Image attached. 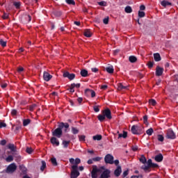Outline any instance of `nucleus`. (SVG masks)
<instances>
[{"label":"nucleus","mask_w":178,"mask_h":178,"mask_svg":"<svg viewBox=\"0 0 178 178\" xmlns=\"http://www.w3.org/2000/svg\"><path fill=\"white\" fill-rule=\"evenodd\" d=\"M0 45L3 47H6V41L0 39Z\"/></svg>","instance_id":"45"},{"label":"nucleus","mask_w":178,"mask_h":178,"mask_svg":"<svg viewBox=\"0 0 178 178\" xmlns=\"http://www.w3.org/2000/svg\"><path fill=\"white\" fill-rule=\"evenodd\" d=\"M150 168H152L153 169H156L157 168H159V165L155 163H153L151 165Z\"/></svg>","instance_id":"52"},{"label":"nucleus","mask_w":178,"mask_h":178,"mask_svg":"<svg viewBox=\"0 0 178 178\" xmlns=\"http://www.w3.org/2000/svg\"><path fill=\"white\" fill-rule=\"evenodd\" d=\"M71 131L72 133V134H79V129L74 127H71Z\"/></svg>","instance_id":"32"},{"label":"nucleus","mask_w":178,"mask_h":178,"mask_svg":"<svg viewBox=\"0 0 178 178\" xmlns=\"http://www.w3.org/2000/svg\"><path fill=\"white\" fill-rule=\"evenodd\" d=\"M26 152H27V154H31L33 152V149L31 147H27L26 149Z\"/></svg>","instance_id":"56"},{"label":"nucleus","mask_w":178,"mask_h":178,"mask_svg":"<svg viewBox=\"0 0 178 178\" xmlns=\"http://www.w3.org/2000/svg\"><path fill=\"white\" fill-rule=\"evenodd\" d=\"M131 149H132V151H134V152L138 151V146L134 145V146L131 147Z\"/></svg>","instance_id":"58"},{"label":"nucleus","mask_w":178,"mask_h":178,"mask_svg":"<svg viewBox=\"0 0 178 178\" xmlns=\"http://www.w3.org/2000/svg\"><path fill=\"white\" fill-rule=\"evenodd\" d=\"M70 125L67 122H60L58 123V127L52 131V136L54 137H57V138H60L62 134H63V128L65 133H67V129H69Z\"/></svg>","instance_id":"1"},{"label":"nucleus","mask_w":178,"mask_h":178,"mask_svg":"<svg viewBox=\"0 0 178 178\" xmlns=\"http://www.w3.org/2000/svg\"><path fill=\"white\" fill-rule=\"evenodd\" d=\"M36 106H37V104H31V106H29V111L31 112H33V111H34Z\"/></svg>","instance_id":"44"},{"label":"nucleus","mask_w":178,"mask_h":178,"mask_svg":"<svg viewBox=\"0 0 178 178\" xmlns=\"http://www.w3.org/2000/svg\"><path fill=\"white\" fill-rule=\"evenodd\" d=\"M157 139H158V141H160V143H163L165 138L161 134H159L157 136Z\"/></svg>","instance_id":"38"},{"label":"nucleus","mask_w":178,"mask_h":178,"mask_svg":"<svg viewBox=\"0 0 178 178\" xmlns=\"http://www.w3.org/2000/svg\"><path fill=\"white\" fill-rule=\"evenodd\" d=\"M62 11L54 10L52 11L51 15H54L56 17H60L62 16Z\"/></svg>","instance_id":"18"},{"label":"nucleus","mask_w":178,"mask_h":178,"mask_svg":"<svg viewBox=\"0 0 178 178\" xmlns=\"http://www.w3.org/2000/svg\"><path fill=\"white\" fill-rule=\"evenodd\" d=\"M101 172V169L97 168V165H95V168H92V172H91V176L92 178H97L98 177V174Z\"/></svg>","instance_id":"9"},{"label":"nucleus","mask_w":178,"mask_h":178,"mask_svg":"<svg viewBox=\"0 0 178 178\" xmlns=\"http://www.w3.org/2000/svg\"><path fill=\"white\" fill-rule=\"evenodd\" d=\"M51 162L53 166H58V162L56 161V158L55 157L51 158Z\"/></svg>","instance_id":"35"},{"label":"nucleus","mask_w":178,"mask_h":178,"mask_svg":"<svg viewBox=\"0 0 178 178\" xmlns=\"http://www.w3.org/2000/svg\"><path fill=\"white\" fill-rule=\"evenodd\" d=\"M143 122L145 124H148V115H145L143 117Z\"/></svg>","instance_id":"49"},{"label":"nucleus","mask_w":178,"mask_h":178,"mask_svg":"<svg viewBox=\"0 0 178 178\" xmlns=\"http://www.w3.org/2000/svg\"><path fill=\"white\" fill-rule=\"evenodd\" d=\"M91 70H92V72L93 73H97V72H98V68H97V67H93V68L91 69Z\"/></svg>","instance_id":"64"},{"label":"nucleus","mask_w":178,"mask_h":178,"mask_svg":"<svg viewBox=\"0 0 178 178\" xmlns=\"http://www.w3.org/2000/svg\"><path fill=\"white\" fill-rule=\"evenodd\" d=\"M154 59L155 62H161V60H162L161 54H159V53L154 54Z\"/></svg>","instance_id":"20"},{"label":"nucleus","mask_w":178,"mask_h":178,"mask_svg":"<svg viewBox=\"0 0 178 178\" xmlns=\"http://www.w3.org/2000/svg\"><path fill=\"white\" fill-rule=\"evenodd\" d=\"M163 67L157 66L156 67V76H157L158 77L162 76V74H163Z\"/></svg>","instance_id":"13"},{"label":"nucleus","mask_w":178,"mask_h":178,"mask_svg":"<svg viewBox=\"0 0 178 178\" xmlns=\"http://www.w3.org/2000/svg\"><path fill=\"white\" fill-rule=\"evenodd\" d=\"M161 6H163V8H166V6H172V3L168 1L163 0L161 2Z\"/></svg>","instance_id":"22"},{"label":"nucleus","mask_w":178,"mask_h":178,"mask_svg":"<svg viewBox=\"0 0 178 178\" xmlns=\"http://www.w3.org/2000/svg\"><path fill=\"white\" fill-rule=\"evenodd\" d=\"M16 169H17V166L15 163H13L7 167L6 173H13L16 171Z\"/></svg>","instance_id":"6"},{"label":"nucleus","mask_w":178,"mask_h":178,"mask_svg":"<svg viewBox=\"0 0 178 178\" xmlns=\"http://www.w3.org/2000/svg\"><path fill=\"white\" fill-rule=\"evenodd\" d=\"M6 162H13V156L9 155L8 157L6 159Z\"/></svg>","instance_id":"42"},{"label":"nucleus","mask_w":178,"mask_h":178,"mask_svg":"<svg viewBox=\"0 0 178 178\" xmlns=\"http://www.w3.org/2000/svg\"><path fill=\"white\" fill-rule=\"evenodd\" d=\"M99 6H106V1H99L97 3Z\"/></svg>","instance_id":"51"},{"label":"nucleus","mask_w":178,"mask_h":178,"mask_svg":"<svg viewBox=\"0 0 178 178\" xmlns=\"http://www.w3.org/2000/svg\"><path fill=\"white\" fill-rule=\"evenodd\" d=\"M79 141H86V136L84 135H79L78 136Z\"/></svg>","instance_id":"47"},{"label":"nucleus","mask_w":178,"mask_h":178,"mask_svg":"<svg viewBox=\"0 0 178 178\" xmlns=\"http://www.w3.org/2000/svg\"><path fill=\"white\" fill-rule=\"evenodd\" d=\"M1 145H6V140H2L0 143Z\"/></svg>","instance_id":"63"},{"label":"nucleus","mask_w":178,"mask_h":178,"mask_svg":"<svg viewBox=\"0 0 178 178\" xmlns=\"http://www.w3.org/2000/svg\"><path fill=\"white\" fill-rule=\"evenodd\" d=\"M119 138H127V131H123V134H118Z\"/></svg>","instance_id":"31"},{"label":"nucleus","mask_w":178,"mask_h":178,"mask_svg":"<svg viewBox=\"0 0 178 178\" xmlns=\"http://www.w3.org/2000/svg\"><path fill=\"white\" fill-rule=\"evenodd\" d=\"M63 76L70 79V81H72V80H74V79H76V74H74L73 73L70 74L67 71H65L63 72Z\"/></svg>","instance_id":"7"},{"label":"nucleus","mask_w":178,"mask_h":178,"mask_svg":"<svg viewBox=\"0 0 178 178\" xmlns=\"http://www.w3.org/2000/svg\"><path fill=\"white\" fill-rule=\"evenodd\" d=\"M11 115L13 116H16V115H17V111L16 109H13L11 111Z\"/></svg>","instance_id":"54"},{"label":"nucleus","mask_w":178,"mask_h":178,"mask_svg":"<svg viewBox=\"0 0 178 178\" xmlns=\"http://www.w3.org/2000/svg\"><path fill=\"white\" fill-rule=\"evenodd\" d=\"M51 143L53 145H56V147H59V140L56 137H52L51 138Z\"/></svg>","instance_id":"19"},{"label":"nucleus","mask_w":178,"mask_h":178,"mask_svg":"<svg viewBox=\"0 0 178 178\" xmlns=\"http://www.w3.org/2000/svg\"><path fill=\"white\" fill-rule=\"evenodd\" d=\"M99 107H100L99 106H93V109H94L95 112H96V113L99 112Z\"/></svg>","instance_id":"53"},{"label":"nucleus","mask_w":178,"mask_h":178,"mask_svg":"<svg viewBox=\"0 0 178 178\" xmlns=\"http://www.w3.org/2000/svg\"><path fill=\"white\" fill-rule=\"evenodd\" d=\"M47 168V163L45 161H42V166L40 167V170L44 172V170Z\"/></svg>","instance_id":"37"},{"label":"nucleus","mask_w":178,"mask_h":178,"mask_svg":"<svg viewBox=\"0 0 178 178\" xmlns=\"http://www.w3.org/2000/svg\"><path fill=\"white\" fill-rule=\"evenodd\" d=\"M80 83H72L70 86H69L70 92H74V88H80Z\"/></svg>","instance_id":"11"},{"label":"nucleus","mask_w":178,"mask_h":178,"mask_svg":"<svg viewBox=\"0 0 178 178\" xmlns=\"http://www.w3.org/2000/svg\"><path fill=\"white\" fill-rule=\"evenodd\" d=\"M97 119L101 122H104L105 119L111 120V119H112V112H111V109L106 108L104 111H102V114H99L97 116Z\"/></svg>","instance_id":"2"},{"label":"nucleus","mask_w":178,"mask_h":178,"mask_svg":"<svg viewBox=\"0 0 178 178\" xmlns=\"http://www.w3.org/2000/svg\"><path fill=\"white\" fill-rule=\"evenodd\" d=\"M147 66L149 69H152V67H154V61H149L147 63Z\"/></svg>","instance_id":"46"},{"label":"nucleus","mask_w":178,"mask_h":178,"mask_svg":"<svg viewBox=\"0 0 178 178\" xmlns=\"http://www.w3.org/2000/svg\"><path fill=\"white\" fill-rule=\"evenodd\" d=\"M1 88H6L8 87V83H3L1 84Z\"/></svg>","instance_id":"59"},{"label":"nucleus","mask_w":178,"mask_h":178,"mask_svg":"<svg viewBox=\"0 0 178 178\" xmlns=\"http://www.w3.org/2000/svg\"><path fill=\"white\" fill-rule=\"evenodd\" d=\"M122 174V166L118 165L117 166V168L114 171V175L115 177H119L120 175Z\"/></svg>","instance_id":"15"},{"label":"nucleus","mask_w":178,"mask_h":178,"mask_svg":"<svg viewBox=\"0 0 178 178\" xmlns=\"http://www.w3.org/2000/svg\"><path fill=\"white\" fill-rule=\"evenodd\" d=\"M51 79H52V75H51V74L48 73L47 72H44L43 79L44 81H49Z\"/></svg>","instance_id":"14"},{"label":"nucleus","mask_w":178,"mask_h":178,"mask_svg":"<svg viewBox=\"0 0 178 178\" xmlns=\"http://www.w3.org/2000/svg\"><path fill=\"white\" fill-rule=\"evenodd\" d=\"M3 19H6L9 17V15L4 13L2 16Z\"/></svg>","instance_id":"61"},{"label":"nucleus","mask_w":178,"mask_h":178,"mask_svg":"<svg viewBox=\"0 0 178 178\" xmlns=\"http://www.w3.org/2000/svg\"><path fill=\"white\" fill-rule=\"evenodd\" d=\"M128 175H129V170H127L124 171V172H123V174H122V177L124 178V177H126Z\"/></svg>","instance_id":"57"},{"label":"nucleus","mask_w":178,"mask_h":178,"mask_svg":"<svg viewBox=\"0 0 178 178\" xmlns=\"http://www.w3.org/2000/svg\"><path fill=\"white\" fill-rule=\"evenodd\" d=\"M129 88V86H123V83H118V90H127Z\"/></svg>","instance_id":"28"},{"label":"nucleus","mask_w":178,"mask_h":178,"mask_svg":"<svg viewBox=\"0 0 178 178\" xmlns=\"http://www.w3.org/2000/svg\"><path fill=\"white\" fill-rule=\"evenodd\" d=\"M145 16V13L144 11H138V17H144Z\"/></svg>","instance_id":"50"},{"label":"nucleus","mask_w":178,"mask_h":178,"mask_svg":"<svg viewBox=\"0 0 178 178\" xmlns=\"http://www.w3.org/2000/svg\"><path fill=\"white\" fill-rule=\"evenodd\" d=\"M3 127H6V123L0 122V129H2Z\"/></svg>","instance_id":"60"},{"label":"nucleus","mask_w":178,"mask_h":178,"mask_svg":"<svg viewBox=\"0 0 178 178\" xmlns=\"http://www.w3.org/2000/svg\"><path fill=\"white\" fill-rule=\"evenodd\" d=\"M152 133H154V129L152 128H150L146 131V134H147V136H152Z\"/></svg>","instance_id":"41"},{"label":"nucleus","mask_w":178,"mask_h":178,"mask_svg":"<svg viewBox=\"0 0 178 178\" xmlns=\"http://www.w3.org/2000/svg\"><path fill=\"white\" fill-rule=\"evenodd\" d=\"M124 11L126 13H131V12H133V9L131 8V6H128L125 7Z\"/></svg>","instance_id":"33"},{"label":"nucleus","mask_w":178,"mask_h":178,"mask_svg":"<svg viewBox=\"0 0 178 178\" xmlns=\"http://www.w3.org/2000/svg\"><path fill=\"white\" fill-rule=\"evenodd\" d=\"M80 74L82 77H88V71L87 70H81Z\"/></svg>","instance_id":"24"},{"label":"nucleus","mask_w":178,"mask_h":178,"mask_svg":"<svg viewBox=\"0 0 178 178\" xmlns=\"http://www.w3.org/2000/svg\"><path fill=\"white\" fill-rule=\"evenodd\" d=\"M140 162H141V163H147V159L145 158V156L144 155H142L141 157L139 159Z\"/></svg>","instance_id":"36"},{"label":"nucleus","mask_w":178,"mask_h":178,"mask_svg":"<svg viewBox=\"0 0 178 178\" xmlns=\"http://www.w3.org/2000/svg\"><path fill=\"white\" fill-rule=\"evenodd\" d=\"M152 163V160L149 159L147 160V165H142L141 169L145 170V172H147V170H149V168H151Z\"/></svg>","instance_id":"10"},{"label":"nucleus","mask_w":178,"mask_h":178,"mask_svg":"<svg viewBox=\"0 0 178 178\" xmlns=\"http://www.w3.org/2000/svg\"><path fill=\"white\" fill-rule=\"evenodd\" d=\"M71 178H77L80 176V172L77 170V165H72Z\"/></svg>","instance_id":"4"},{"label":"nucleus","mask_w":178,"mask_h":178,"mask_svg":"<svg viewBox=\"0 0 178 178\" xmlns=\"http://www.w3.org/2000/svg\"><path fill=\"white\" fill-rule=\"evenodd\" d=\"M114 157L111 154H108L104 157V162L106 164L113 165Z\"/></svg>","instance_id":"5"},{"label":"nucleus","mask_w":178,"mask_h":178,"mask_svg":"<svg viewBox=\"0 0 178 178\" xmlns=\"http://www.w3.org/2000/svg\"><path fill=\"white\" fill-rule=\"evenodd\" d=\"M154 160L156 162H162L163 161V155L162 154H159L155 156Z\"/></svg>","instance_id":"17"},{"label":"nucleus","mask_w":178,"mask_h":178,"mask_svg":"<svg viewBox=\"0 0 178 178\" xmlns=\"http://www.w3.org/2000/svg\"><path fill=\"white\" fill-rule=\"evenodd\" d=\"M102 178H109L111 177V170L106 169L100 175Z\"/></svg>","instance_id":"12"},{"label":"nucleus","mask_w":178,"mask_h":178,"mask_svg":"<svg viewBox=\"0 0 178 178\" xmlns=\"http://www.w3.org/2000/svg\"><path fill=\"white\" fill-rule=\"evenodd\" d=\"M83 35H85V37L90 38V37H92V33H91V31H90V29H85Z\"/></svg>","instance_id":"21"},{"label":"nucleus","mask_w":178,"mask_h":178,"mask_svg":"<svg viewBox=\"0 0 178 178\" xmlns=\"http://www.w3.org/2000/svg\"><path fill=\"white\" fill-rule=\"evenodd\" d=\"M81 162V160H80V159L79 158H76L75 159V163H74V165H73V166H76V168H79L78 165L80 164Z\"/></svg>","instance_id":"39"},{"label":"nucleus","mask_w":178,"mask_h":178,"mask_svg":"<svg viewBox=\"0 0 178 178\" xmlns=\"http://www.w3.org/2000/svg\"><path fill=\"white\" fill-rule=\"evenodd\" d=\"M149 105H152V106H155L156 105V101L154 99H151L149 100Z\"/></svg>","instance_id":"40"},{"label":"nucleus","mask_w":178,"mask_h":178,"mask_svg":"<svg viewBox=\"0 0 178 178\" xmlns=\"http://www.w3.org/2000/svg\"><path fill=\"white\" fill-rule=\"evenodd\" d=\"M93 140L95 141H101L102 140V136L101 135H96L93 136Z\"/></svg>","instance_id":"34"},{"label":"nucleus","mask_w":178,"mask_h":178,"mask_svg":"<svg viewBox=\"0 0 178 178\" xmlns=\"http://www.w3.org/2000/svg\"><path fill=\"white\" fill-rule=\"evenodd\" d=\"M102 159V157H94L92 158V161L93 162H99V161H101Z\"/></svg>","instance_id":"48"},{"label":"nucleus","mask_w":178,"mask_h":178,"mask_svg":"<svg viewBox=\"0 0 178 178\" xmlns=\"http://www.w3.org/2000/svg\"><path fill=\"white\" fill-rule=\"evenodd\" d=\"M7 147H8V149H10L11 151L12 155L13 156H16V155H17V147H16V146H15L14 144L9 143Z\"/></svg>","instance_id":"8"},{"label":"nucleus","mask_w":178,"mask_h":178,"mask_svg":"<svg viewBox=\"0 0 178 178\" xmlns=\"http://www.w3.org/2000/svg\"><path fill=\"white\" fill-rule=\"evenodd\" d=\"M165 138L168 140H175L176 138V134L173 131V129H168L166 131Z\"/></svg>","instance_id":"3"},{"label":"nucleus","mask_w":178,"mask_h":178,"mask_svg":"<svg viewBox=\"0 0 178 178\" xmlns=\"http://www.w3.org/2000/svg\"><path fill=\"white\" fill-rule=\"evenodd\" d=\"M106 71L107 72V73L112 74L113 73V72H115V69H113V65H110V66L106 67Z\"/></svg>","instance_id":"23"},{"label":"nucleus","mask_w":178,"mask_h":178,"mask_svg":"<svg viewBox=\"0 0 178 178\" xmlns=\"http://www.w3.org/2000/svg\"><path fill=\"white\" fill-rule=\"evenodd\" d=\"M65 1L68 5H76L74 0H65Z\"/></svg>","instance_id":"43"},{"label":"nucleus","mask_w":178,"mask_h":178,"mask_svg":"<svg viewBox=\"0 0 178 178\" xmlns=\"http://www.w3.org/2000/svg\"><path fill=\"white\" fill-rule=\"evenodd\" d=\"M131 131L132 134H136V135L140 134V133H138V126L137 125H133L131 128Z\"/></svg>","instance_id":"16"},{"label":"nucleus","mask_w":178,"mask_h":178,"mask_svg":"<svg viewBox=\"0 0 178 178\" xmlns=\"http://www.w3.org/2000/svg\"><path fill=\"white\" fill-rule=\"evenodd\" d=\"M129 62H131V63H136V62H137V57L134 56H130L129 58Z\"/></svg>","instance_id":"26"},{"label":"nucleus","mask_w":178,"mask_h":178,"mask_svg":"<svg viewBox=\"0 0 178 178\" xmlns=\"http://www.w3.org/2000/svg\"><path fill=\"white\" fill-rule=\"evenodd\" d=\"M87 92H90L92 98H94L95 97V91H94L91 89H86L85 93L87 94Z\"/></svg>","instance_id":"25"},{"label":"nucleus","mask_w":178,"mask_h":178,"mask_svg":"<svg viewBox=\"0 0 178 178\" xmlns=\"http://www.w3.org/2000/svg\"><path fill=\"white\" fill-rule=\"evenodd\" d=\"M113 163L115 165V166H119V163H120V162H119V160H113Z\"/></svg>","instance_id":"62"},{"label":"nucleus","mask_w":178,"mask_h":178,"mask_svg":"<svg viewBox=\"0 0 178 178\" xmlns=\"http://www.w3.org/2000/svg\"><path fill=\"white\" fill-rule=\"evenodd\" d=\"M103 23L104 24H108L109 23V17H106L103 19Z\"/></svg>","instance_id":"55"},{"label":"nucleus","mask_w":178,"mask_h":178,"mask_svg":"<svg viewBox=\"0 0 178 178\" xmlns=\"http://www.w3.org/2000/svg\"><path fill=\"white\" fill-rule=\"evenodd\" d=\"M70 144V140H63L62 145H63V148H67Z\"/></svg>","instance_id":"29"},{"label":"nucleus","mask_w":178,"mask_h":178,"mask_svg":"<svg viewBox=\"0 0 178 178\" xmlns=\"http://www.w3.org/2000/svg\"><path fill=\"white\" fill-rule=\"evenodd\" d=\"M13 4L16 9H20V6H22V3L20 1H13Z\"/></svg>","instance_id":"27"},{"label":"nucleus","mask_w":178,"mask_h":178,"mask_svg":"<svg viewBox=\"0 0 178 178\" xmlns=\"http://www.w3.org/2000/svg\"><path fill=\"white\" fill-rule=\"evenodd\" d=\"M31 123V120L30 119H25L23 120V126L26 127V126H29Z\"/></svg>","instance_id":"30"}]
</instances>
